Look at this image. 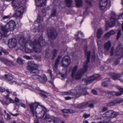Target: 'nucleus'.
Masks as SVG:
<instances>
[{
  "label": "nucleus",
  "instance_id": "nucleus-25",
  "mask_svg": "<svg viewBox=\"0 0 123 123\" xmlns=\"http://www.w3.org/2000/svg\"><path fill=\"white\" fill-rule=\"evenodd\" d=\"M62 111L63 112L65 113H73L75 112V111L74 110L71 109L68 110L67 109H65L62 110Z\"/></svg>",
  "mask_w": 123,
  "mask_h": 123
},
{
  "label": "nucleus",
  "instance_id": "nucleus-51",
  "mask_svg": "<svg viewBox=\"0 0 123 123\" xmlns=\"http://www.w3.org/2000/svg\"><path fill=\"white\" fill-rule=\"evenodd\" d=\"M20 105L22 107L24 108H26V106H25V105L22 103H21L20 104Z\"/></svg>",
  "mask_w": 123,
  "mask_h": 123
},
{
  "label": "nucleus",
  "instance_id": "nucleus-38",
  "mask_svg": "<svg viewBox=\"0 0 123 123\" xmlns=\"http://www.w3.org/2000/svg\"><path fill=\"white\" fill-rule=\"evenodd\" d=\"M25 52L27 53H30L32 52V50L28 48H26L25 49Z\"/></svg>",
  "mask_w": 123,
  "mask_h": 123
},
{
  "label": "nucleus",
  "instance_id": "nucleus-45",
  "mask_svg": "<svg viewBox=\"0 0 123 123\" xmlns=\"http://www.w3.org/2000/svg\"><path fill=\"white\" fill-rule=\"evenodd\" d=\"M14 101V102L17 103L19 102V100L18 98L16 97L15 98Z\"/></svg>",
  "mask_w": 123,
  "mask_h": 123
},
{
  "label": "nucleus",
  "instance_id": "nucleus-19",
  "mask_svg": "<svg viewBox=\"0 0 123 123\" xmlns=\"http://www.w3.org/2000/svg\"><path fill=\"white\" fill-rule=\"evenodd\" d=\"M35 4L37 6H44L45 5L46 0H35Z\"/></svg>",
  "mask_w": 123,
  "mask_h": 123
},
{
  "label": "nucleus",
  "instance_id": "nucleus-55",
  "mask_svg": "<svg viewBox=\"0 0 123 123\" xmlns=\"http://www.w3.org/2000/svg\"><path fill=\"white\" fill-rule=\"evenodd\" d=\"M65 98L66 100H70L71 99V98L70 97H65Z\"/></svg>",
  "mask_w": 123,
  "mask_h": 123
},
{
  "label": "nucleus",
  "instance_id": "nucleus-58",
  "mask_svg": "<svg viewBox=\"0 0 123 123\" xmlns=\"http://www.w3.org/2000/svg\"><path fill=\"white\" fill-rule=\"evenodd\" d=\"M6 91L7 92L10 93H11L12 92V91H10L8 89H6Z\"/></svg>",
  "mask_w": 123,
  "mask_h": 123
},
{
  "label": "nucleus",
  "instance_id": "nucleus-20",
  "mask_svg": "<svg viewBox=\"0 0 123 123\" xmlns=\"http://www.w3.org/2000/svg\"><path fill=\"white\" fill-rule=\"evenodd\" d=\"M48 35L49 36L52 37L53 36L55 37L57 35V33L55 30L52 28L51 30L49 29L47 30Z\"/></svg>",
  "mask_w": 123,
  "mask_h": 123
},
{
  "label": "nucleus",
  "instance_id": "nucleus-46",
  "mask_svg": "<svg viewBox=\"0 0 123 123\" xmlns=\"http://www.w3.org/2000/svg\"><path fill=\"white\" fill-rule=\"evenodd\" d=\"M90 116V114H85L84 115H83V116L85 118H87L88 117H89Z\"/></svg>",
  "mask_w": 123,
  "mask_h": 123
},
{
  "label": "nucleus",
  "instance_id": "nucleus-3",
  "mask_svg": "<svg viewBox=\"0 0 123 123\" xmlns=\"http://www.w3.org/2000/svg\"><path fill=\"white\" fill-rule=\"evenodd\" d=\"M85 51L86 55L87 56V61L86 62L84 63V69L83 70L82 69H80L78 70L77 74H75V72L78 67L77 66H76L74 68L72 71V76L73 77H75L76 79H80L84 73L86 71L87 69L88 64L89 62L90 52L89 51H86L85 50Z\"/></svg>",
  "mask_w": 123,
  "mask_h": 123
},
{
  "label": "nucleus",
  "instance_id": "nucleus-18",
  "mask_svg": "<svg viewBox=\"0 0 123 123\" xmlns=\"http://www.w3.org/2000/svg\"><path fill=\"white\" fill-rule=\"evenodd\" d=\"M88 106L90 108H93L94 106L92 104L89 105L88 102H86L79 104L78 107L79 108L82 109Z\"/></svg>",
  "mask_w": 123,
  "mask_h": 123
},
{
  "label": "nucleus",
  "instance_id": "nucleus-63",
  "mask_svg": "<svg viewBox=\"0 0 123 123\" xmlns=\"http://www.w3.org/2000/svg\"><path fill=\"white\" fill-rule=\"evenodd\" d=\"M83 123H89L86 120H84L83 121Z\"/></svg>",
  "mask_w": 123,
  "mask_h": 123
},
{
  "label": "nucleus",
  "instance_id": "nucleus-42",
  "mask_svg": "<svg viewBox=\"0 0 123 123\" xmlns=\"http://www.w3.org/2000/svg\"><path fill=\"white\" fill-rule=\"evenodd\" d=\"M107 85L108 84L106 82H104L102 83V86L103 87H106Z\"/></svg>",
  "mask_w": 123,
  "mask_h": 123
},
{
  "label": "nucleus",
  "instance_id": "nucleus-39",
  "mask_svg": "<svg viewBox=\"0 0 123 123\" xmlns=\"http://www.w3.org/2000/svg\"><path fill=\"white\" fill-rule=\"evenodd\" d=\"M42 28V27L41 26H39V27L38 28V29H37L36 30V28H35L34 29H33V31L34 32H35L36 31H40L41 29Z\"/></svg>",
  "mask_w": 123,
  "mask_h": 123
},
{
  "label": "nucleus",
  "instance_id": "nucleus-15",
  "mask_svg": "<svg viewBox=\"0 0 123 123\" xmlns=\"http://www.w3.org/2000/svg\"><path fill=\"white\" fill-rule=\"evenodd\" d=\"M121 45H118L115 51V52L114 53H113V50L114 49V48L112 47L111 48V55H112L114 54L117 55H119V54L120 53V52L122 51V49L121 48Z\"/></svg>",
  "mask_w": 123,
  "mask_h": 123
},
{
  "label": "nucleus",
  "instance_id": "nucleus-49",
  "mask_svg": "<svg viewBox=\"0 0 123 123\" xmlns=\"http://www.w3.org/2000/svg\"><path fill=\"white\" fill-rule=\"evenodd\" d=\"M110 36V34L109 32L105 35V37H109Z\"/></svg>",
  "mask_w": 123,
  "mask_h": 123
},
{
  "label": "nucleus",
  "instance_id": "nucleus-8",
  "mask_svg": "<svg viewBox=\"0 0 123 123\" xmlns=\"http://www.w3.org/2000/svg\"><path fill=\"white\" fill-rule=\"evenodd\" d=\"M111 5L110 0H100L99 2V7L102 10L109 8Z\"/></svg>",
  "mask_w": 123,
  "mask_h": 123
},
{
  "label": "nucleus",
  "instance_id": "nucleus-62",
  "mask_svg": "<svg viewBox=\"0 0 123 123\" xmlns=\"http://www.w3.org/2000/svg\"><path fill=\"white\" fill-rule=\"evenodd\" d=\"M99 48H98V52L100 54L102 55L103 54L102 52V51H99Z\"/></svg>",
  "mask_w": 123,
  "mask_h": 123
},
{
  "label": "nucleus",
  "instance_id": "nucleus-27",
  "mask_svg": "<svg viewBox=\"0 0 123 123\" xmlns=\"http://www.w3.org/2000/svg\"><path fill=\"white\" fill-rule=\"evenodd\" d=\"M47 72L48 74L50 75L52 79L54 80L55 79V75L52 74V71L51 70L49 69L48 70Z\"/></svg>",
  "mask_w": 123,
  "mask_h": 123
},
{
  "label": "nucleus",
  "instance_id": "nucleus-47",
  "mask_svg": "<svg viewBox=\"0 0 123 123\" xmlns=\"http://www.w3.org/2000/svg\"><path fill=\"white\" fill-rule=\"evenodd\" d=\"M56 11L55 10H54L52 13L51 16H54L55 15Z\"/></svg>",
  "mask_w": 123,
  "mask_h": 123
},
{
  "label": "nucleus",
  "instance_id": "nucleus-37",
  "mask_svg": "<svg viewBox=\"0 0 123 123\" xmlns=\"http://www.w3.org/2000/svg\"><path fill=\"white\" fill-rule=\"evenodd\" d=\"M0 101L1 104L3 105H7L8 104L6 101L3 100H0Z\"/></svg>",
  "mask_w": 123,
  "mask_h": 123
},
{
  "label": "nucleus",
  "instance_id": "nucleus-34",
  "mask_svg": "<svg viewBox=\"0 0 123 123\" xmlns=\"http://www.w3.org/2000/svg\"><path fill=\"white\" fill-rule=\"evenodd\" d=\"M65 1L67 6L69 7H70L71 4V0H65Z\"/></svg>",
  "mask_w": 123,
  "mask_h": 123
},
{
  "label": "nucleus",
  "instance_id": "nucleus-31",
  "mask_svg": "<svg viewBox=\"0 0 123 123\" xmlns=\"http://www.w3.org/2000/svg\"><path fill=\"white\" fill-rule=\"evenodd\" d=\"M5 98L7 99L8 100L10 103H14V101L11 98L9 97L8 95L6 96Z\"/></svg>",
  "mask_w": 123,
  "mask_h": 123
},
{
  "label": "nucleus",
  "instance_id": "nucleus-13",
  "mask_svg": "<svg viewBox=\"0 0 123 123\" xmlns=\"http://www.w3.org/2000/svg\"><path fill=\"white\" fill-rule=\"evenodd\" d=\"M70 63L71 60L68 56H65L62 58V67H67Z\"/></svg>",
  "mask_w": 123,
  "mask_h": 123
},
{
  "label": "nucleus",
  "instance_id": "nucleus-35",
  "mask_svg": "<svg viewBox=\"0 0 123 123\" xmlns=\"http://www.w3.org/2000/svg\"><path fill=\"white\" fill-rule=\"evenodd\" d=\"M42 19L41 18V17H38L36 21H35V23L36 24L37 23H39L40 22H42Z\"/></svg>",
  "mask_w": 123,
  "mask_h": 123
},
{
  "label": "nucleus",
  "instance_id": "nucleus-10",
  "mask_svg": "<svg viewBox=\"0 0 123 123\" xmlns=\"http://www.w3.org/2000/svg\"><path fill=\"white\" fill-rule=\"evenodd\" d=\"M26 8L25 7L20 6L17 8L15 15L17 17H20L26 11Z\"/></svg>",
  "mask_w": 123,
  "mask_h": 123
},
{
  "label": "nucleus",
  "instance_id": "nucleus-28",
  "mask_svg": "<svg viewBox=\"0 0 123 123\" xmlns=\"http://www.w3.org/2000/svg\"><path fill=\"white\" fill-rule=\"evenodd\" d=\"M103 32L101 29H99L97 32V36L98 38L100 37L101 35L103 34Z\"/></svg>",
  "mask_w": 123,
  "mask_h": 123
},
{
  "label": "nucleus",
  "instance_id": "nucleus-29",
  "mask_svg": "<svg viewBox=\"0 0 123 123\" xmlns=\"http://www.w3.org/2000/svg\"><path fill=\"white\" fill-rule=\"evenodd\" d=\"M75 2L76 6L78 7H80L82 5V2L81 0H75Z\"/></svg>",
  "mask_w": 123,
  "mask_h": 123
},
{
  "label": "nucleus",
  "instance_id": "nucleus-12",
  "mask_svg": "<svg viewBox=\"0 0 123 123\" xmlns=\"http://www.w3.org/2000/svg\"><path fill=\"white\" fill-rule=\"evenodd\" d=\"M31 77L34 79L38 80L43 82H45L47 80L46 77L44 74L43 75L42 77L37 75H33L31 76Z\"/></svg>",
  "mask_w": 123,
  "mask_h": 123
},
{
  "label": "nucleus",
  "instance_id": "nucleus-2",
  "mask_svg": "<svg viewBox=\"0 0 123 123\" xmlns=\"http://www.w3.org/2000/svg\"><path fill=\"white\" fill-rule=\"evenodd\" d=\"M29 105L33 116L37 119L42 118L48 111L45 107L40 105L38 103H31Z\"/></svg>",
  "mask_w": 123,
  "mask_h": 123
},
{
  "label": "nucleus",
  "instance_id": "nucleus-32",
  "mask_svg": "<svg viewBox=\"0 0 123 123\" xmlns=\"http://www.w3.org/2000/svg\"><path fill=\"white\" fill-rule=\"evenodd\" d=\"M17 61L18 64H23L24 62V61L22 60L20 57L18 58Z\"/></svg>",
  "mask_w": 123,
  "mask_h": 123
},
{
  "label": "nucleus",
  "instance_id": "nucleus-9",
  "mask_svg": "<svg viewBox=\"0 0 123 123\" xmlns=\"http://www.w3.org/2000/svg\"><path fill=\"white\" fill-rule=\"evenodd\" d=\"M45 119L46 120V123H57L59 120L58 118L49 114L46 115Z\"/></svg>",
  "mask_w": 123,
  "mask_h": 123
},
{
  "label": "nucleus",
  "instance_id": "nucleus-16",
  "mask_svg": "<svg viewBox=\"0 0 123 123\" xmlns=\"http://www.w3.org/2000/svg\"><path fill=\"white\" fill-rule=\"evenodd\" d=\"M6 78L7 82L10 84L12 85L13 84H15V79L13 78L12 76L6 75H5Z\"/></svg>",
  "mask_w": 123,
  "mask_h": 123
},
{
  "label": "nucleus",
  "instance_id": "nucleus-4",
  "mask_svg": "<svg viewBox=\"0 0 123 123\" xmlns=\"http://www.w3.org/2000/svg\"><path fill=\"white\" fill-rule=\"evenodd\" d=\"M108 15L111 22H109L108 21H106V26L107 27H113L115 25V23L117 22L121 25L123 31V13L118 16L117 20L115 18L116 14L114 11H111L109 13Z\"/></svg>",
  "mask_w": 123,
  "mask_h": 123
},
{
  "label": "nucleus",
  "instance_id": "nucleus-6",
  "mask_svg": "<svg viewBox=\"0 0 123 123\" xmlns=\"http://www.w3.org/2000/svg\"><path fill=\"white\" fill-rule=\"evenodd\" d=\"M118 113L117 112H114L112 111H110L106 112L102 116L98 119H100L102 121H103L104 123H109L110 121L111 118L116 117Z\"/></svg>",
  "mask_w": 123,
  "mask_h": 123
},
{
  "label": "nucleus",
  "instance_id": "nucleus-21",
  "mask_svg": "<svg viewBox=\"0 0 123 123\" xmlns=\"http://www.w3.org/2000/svg\"><path fill=\"white\" fill-rule=\"evenodd\" d=\"M28 66L27 67V68L28 70H32L35 67H37V66L35 64L34 62H29L28 63Z\"/></svg>",
  "mask_w": 123,
  "mask_h": 123
},
{
  "label": "nucleus",
  "instance_id": "nucleus-57",
  "mask_svg": "<svg viewBox=\"0 0 123 123\" xmlns=\"http://www.w3.org/2000/svg\"><path fill=\"white\" fill-rule=\"evenodd\" d=\"M107 110V108L106 107H103V110L102 111H105Z\"/></svg>",
  "mask_w": 123,
  "mask_h": 123
},
{
  "label": "nucleus",
  "instance_id": "nucleus-14",
  "mask_svg": "<svg viewBox=\"0 0 123 123\" xmlns=\"http://www.w3.org/2000/svg\"><path fill=\"white\" fill-rule=\"evenodd\" d=\"M99 75L95 74L92 76L87 78L86 79L83 80L85 83H86V84H87L91 83L96 78L99 77Z\"/></svg>",
  "mask_w": 123,
  "mask_h": 123
},
{
  "label": "nucleus",
  "instance_id": "nucleus-7",
  "mask_svg": "<svg viewBox=\"0 0 123 123\" xmlns=\"http://www.w3.org/2000/svg\"><path fill=\"white\" fill-rule=\"evenodd\" d=\"M64 94L66 95L69 94L74 95H77L79 96L82 94L86 95L88 94V92L85 89H78L77 91L75 90H72L68 92H65Z\"/></svg>",
  "mask_w": 123,
  "mask_h": 123
},
{
  "label": "nucleus",
  "instance_id": "nucleus-23",
  "mask_svg": "<svg viewBox=\"0 0 123 123\" xmlns=\"http://www.w3.org/2000/svg\"><path fill=\"white\" fill-rule=\"evenodd\" d=\"M0 60L1 62L5 63L6 65H9L11 63V62L7 59L3 58H0Z\"/></svg>",
  "mask_w": 123,
  "mask_h": 123
},
{
  "label": "nucleus",
  "instance_id": "nucleus-30",
  "mask_svg": "<svg viewBox=\"0 0 123 123\" xmlns=\"http://www.w3.org/2000/svg\"><path fill=\"white\" fill-rule=\"evenodd\" d=\"M118 102L116 100H115L114 101H112L108 103L107 105L109 106H111L114 105H115Z\"/></svg>",
  "mask_w": 123,
  "mask_h": 123
},
{
  "label": "nucleus",
  "instance_id": "nucleus-26",
  "mask_svg": "<svg viewBox=\"0 0 123 123\" xmlns=\"http://www.w3.org/2000/svg\"><path fill=\"white\" fill-rule=\"evenodd\" d=\"M111 46V44L110 42L108 41L105 43L104 45V47L106 50L108 51L109 49Z\"/></svg>",
  "mask_w": 123,
  "mask_h": 123
},
{
  "label": "nucleus",
  "instance_id": "nucleus-24",
  "mask_svg": "<svg viewBox=\"0 0 123 123\" xmlns=\"http://www.w3.org/2000/svg\"><path fill=\"white\" fill-rule=\"evenodd\" d=\"M111 76L113 79L114 80H116L121 77V75L120 74L112 73Z\"/></svg>",
  "mask_w": 123,
  "mask_h": 123
},
{
  "label": "nucleus",
  "instance_id": "nucleus-50",
  "mask_svg": "<svg viewBox=\"0 0 123 123\" xmlns=\"http://www.w3.org/2000/svg\"><path fill=\"white\" fill-rule=\"evenodd\" d=\"M92 93L96 95L97 94V92L95 90L93 89L92 90Z\"/></svg>",
  "mask_w": 123,
  "mask_h": 123
},
{
  "label": "nucleus",
  "instance_id": "nucleus-59",
  "mask_svg": "<svg viewBox=\"0 0 123 123\" xmlns=\"http://www.w3.org/2000/svg\"><path fill=\"white\" fill-rule=\"evenodd\" d=\"M78 34L82 36H83V33L81 31L79 32Z\"/></svg>",
  "mask_w": 123,
  "mask_h": 123
},
{
  "label": "nucleus",
  "instance_id": "nucleus-41",
  "mask_svg": "<svg viewBox=\"0 0 123 123\" xmlns=\"http://www.w3.org/2000/svg\"><path fill=\"white\" fill-rule=\"evenodd\" d=\"M5 116L6 117V118L7 120H9L10 119V116L8 114H5Z\"/></svg>",
  "mask_w": 123,
  "mask_h": 123
},
{
  "label": "nucleus",
  "instance_id": "nucleus-11",
  "mask_svg": "<svg viewBox=\"0 0 123 123\" xmlns=\"http://www.w3.org/2000/svg\"><path fill=\"white\" fill-rule=\"evenodd\" d=\"M117 88L120 91V92H116L113 91L111 92L106 91V92L109 95H115L119 96L122 95L123 93V88H121L119 86H117Z\"/></svg>",
  "mask_w": 123,
  "mask_h": 123
},
{
  "label": "nucleus",
  "instance_id": "nucleus-36",
  "mask_svg": "<svg viewBox=\"0 0 123 123\" xmlns=\"http://www.w3.org/2000/svg\"><path fill=\"white\" fill-rule=\"evenodd\" d=\"M30 70L33 73H38L39 72L38 70L37 69V67H35V68Z\"/></svg>",
  "mask_w": 123,
  "mask_h": 123
},
{
  "label": "nucleus",
  "instance_id": "nucleus-61",
  "mask_svg": "<svg viewBox=\"0 0 123 123\" xmlns=\"http://www.w3.org/2000/svg\"><path fill=\"white\" fill-rule=\"evenodd\" d=\"M91 123H104V122H103V121H102L101 120V121L100 122H99L98 123H96V122H92Z\"/></svg>",
  "mask_w": 123,
  "mask_h": 123
},
{
  "label": "nucleus",
  "instance_id": "nucleus-22",
  "mask_svg": "<svg viewBox=\"0 0 123 123\" xmlns=\"http://www.w3.org/2000/svg\"><path fill=\"white\" fill-rule=\"evenodd\" d=\"M12 6L13 7H18L21 4V2L18 0H14L12 2Z\"/></svg>",
  "mask_w": 123,
  "mask_h": 123
},
{
  "label": "nucleus",
  "instance_id": "nucleus-53",
  "mask_svg": "<svg viewBox=\"0 0 123 123\" xmlns=\"http://www.w3.org/2000/svg\"><path fill=\"white\" fill-rule=\"evenodd\" d=\"M111 35H113L115 33V32L113 30H112L109 32Z\"/></svg>",
  "mask_w": 123,
  "mask_h": 123
},
{
  "label": "nucleus",
  "instance_id": "nucleus-5",
  "mask_svg": "<svg viewBox=\"0 0 123 123\" xmlns=\"http://www.w3.org/2000/svg\"><path fill=\"white\" fill-rule=\"evenodd\" d=\"M18 26H20L21 24L19 23L18 24ZM15 24L14 20H10L8 22L7 25L5 26H2L1 31H0V40L2 37L4 36L7 37V35L6 34L9 31H11L15 28L16 27H19Z\"/></svg>",
  "mask_w": 123,
  "mask_h": 123
},
{
  "label": "nucleus",
  "instance_id": "nucleus-33",
  "mask_svg": "<svg viewBox=\"0 0 123 123\" xmlns=\"http://www.w3.org/2000/svg\"><path fill=\"white\" fill-rule=\"evenodd\" d=\"M59 57H58L57 60H56L55 64L53 68L54 69V70H56L57 68V65L58 63L59 62Z\"/></svg>",
  "mask_w": 123,
  "mask_h": 123
},
{
  "label": "nucleus",
  "instance_id": "nucleus-48",
  "mask_svg": "<svg viewBox=\"0 0 123 123\" xmlns=\"http://www.w3.org/2000/svg\"><path fill=\"white\" fill-rule=\"evenodd\" d=\"M5 88H4L2 87H0V91L2 92H3L5 91Z\"/></svg>",
  "mask_w": 123,
  "mask_h": 123
},
{
  "label": "nucleus",
  "instance_id": "nucleus-1",
  "mask_svg": "<svg viewBox=\"0 0 123 123\" xmlns=\"http://www.w3.org/2000/svg\"><path fill=\"white\" fill-rule=\"evenodd\" d=\"M25 38L23 37H22L19 40V43H22V45H23L24 44L25 47L28 44H30L33 48V51L37 53L41 52V47L44 46L46 44L42 36L40 37L39 41L37 40H35L33 42H31L30 40H28L25 42Z\"/></svg>",
  "mask_w": 123,
  "mask_h": 123
},
{
  "label": "nucleus",
  "instance_id": "nucleus-56",
  "mask_svg": "<svg viewBox=\"0 0 123 123\" xmlns=\"http://www.w3.org/2000/svg\"><path fill=\"white\" fill-rule=\"evenodd\" d=\"M10 17V16L9 15H8L5 16L3 17L4 19L5 20L6 19Z\"/></svg>",
  "mask_w": 123,
  "mask_h": 123
},
{
  "label": "nucleus",
  "instance_id": "nucleus-64",
  "mask_svg": "<svg viewBox=\"0 0 123 123\" xmlns=\"http://www.w3.org/2000/svg\"><path fill=\"white\" fill-rule=\"evenodd\" d=\"M34 123H39V122L38 120L37 119H35L34 120Z\"/></svg>",
  "mask_w": 123,
  "mask_h": 123
},
{
  "label": "nucleus",
  "instance_id": "nucleus-43",
  "mask_svg": "<svg viewBox=\"0 0 123 123\" xmlns=\"http://www.w3.org/2000/svg\"><path fill=\"white\" fill-rule=\"evenodd\" d=\"M67 77V75L66 74H62L61 75V77L62 78L61 79H62L65 78Z\"/></svg>",
  "mask_w": 123,
  "mask_h": 123
},
{
  "label": "nucleus",
  "instance_id": "nucleus-52",
  "mask_svg": "<svg viewBox=\"0 0 123 123\" xmlns=\"http://www.w3.org/2000/svg\"><path fill=\"white\" fill-rule=\"evenodd\" d=\"M57 51L56 50H54L53 51V53L54 56L55 55L57 54Z\"/></svg>",
  "mask_w": 123,
  "mask_h": 123
},
{
  "label": "nucleus",
  "instance_id": "nucleus-44",
  "mask_svg": "<svg viewBox=\"0 0 123 123\" xmlns=\"http://www.w3.org/2000/svg\"><path fill=\"white\" fill-rule=\"evenodd\" d=\"M98 45L99 48L101 46V44H102V42L98 40L97 41Z\"/></svg>",
  "mask_w": 123,
  "mask_h": 123
},
{
  "label": "nucleus",
  "instance_id": "nucleus-17",
  "mask_svg": "<svg viewBox=\"0 0 123 123\" xmlns=\"http://www.w3.org/2000/svg\"><path fill=\"white\" fill-rule=\"evenodd\" d=\"M8 42V45L9 47L10 48H12L16 46L17 40L15 38L11 39L9 40Z\"/></svg>",
  "mask_w": 123,
  "mask_h": 123
},
{
  "label": "nucleus",
  "instance_id": "nucleus-54",
  "mask_svg": "<svg viewBox=\"0 0 123 123\" xmlns=\"http://www.w3.org/2000/svg\"><path fill=\"white\" fill-rule=\"evenodd\" d=\"M24 57L27 60H29L30 59V57L27 55L24 56Z\"/></svg>",
  "mask_w": 123,
  "mask_h": 123
},
{
  "label": "nucleus",
  "instance_id": "nucleus-60",
  "mask_svg": "<svg viewBox=\"0 0 123 123\" xmlns=\"http://www.w3.org/2000/svg\"><path fill=\"white\" fill-rule=\"evenodd\" d=\"M42 12L43 13V15H44V16H45V9H43V10H42Z\"/></svg>",
  "mask_w": 123,
  "mask_h": 123
},
{
  "label": "nucleus",
  "instance_id": "nucleus-40",
  "mask_svg": "<svg viewBox=\"0 0 123 123\" xmlns=\"http://www.w3.org/2000/svg\"><path fill=\"white\" fill-rule=\"evenodd\" d=\"M121 30H120L118 31V32L117 34V40H118L119 39V37L121 35Z\"/></svg>",
  "mask_w": 123,
  "mask_h": 123
}]
</instances>
